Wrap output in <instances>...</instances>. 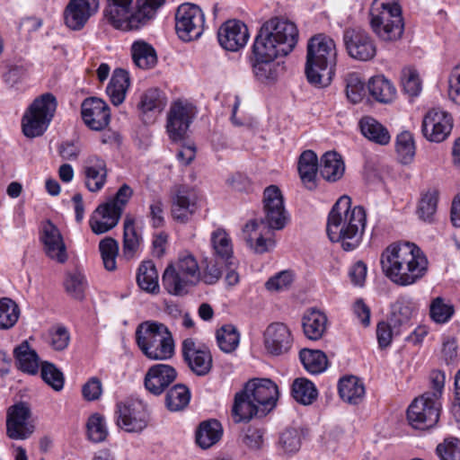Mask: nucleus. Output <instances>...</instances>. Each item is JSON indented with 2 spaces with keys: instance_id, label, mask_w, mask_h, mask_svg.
<instances>
[{
  "instance_id": "nucleus-1",
  "label": "nucleus",
  "mask_w": 460,
  "mask_h": 460,
  "mask_svg": "<svg viewBox=\"0 0 460 460\" xmlns=\"http://www.w3.org/2000/svg\"><path fill=\"white\" fill-rule=\"evenodd\" d=\"M382 270L393 283L406 287L417 283L428 271L429 261L412 243H394L381 254Z\"/></svg>"
},
{
  "instance_id": "nucleus-2",
  "label": "nucleus",
  "mask_w": 460,
  "mask_h": 460,
  "mask_svg": "<svg viewBox=\"0 0 460 460\" xmlns=\"http://www.w3.org/2000/svg\"><path fill=\"white\" fill-rule=\"evenodd\" d=\"M366 223L365 208L362 206L351 208V199L343 195L328 215L326 232L332 243H339L344 251L349 252L360 244Z\"/></svg>"
},
{
  "instance_id": "nucleus-3",
  "label": "nucleus",
  "mask_w": 460,
  "mask_h": 460,
  "mask_svg": "<svg viewBox=\"0 0 460 460\" xmlns=\"http://www.w3.org/2000/svg\"><path fill=\"white\" fill-rule=\"evenodd\" d=\"M298 31L294 22L274 17L260 28L252 50V58L262 60L288 55L296 47Z\"/></svg>"
},
{
  "instance_id": "nucleus-4",
  "label": "nucleus",
  "mask_w": 460,
  "mask_h": 460,
  "mask_svg": "<svg viewBox=\"0 0 460 460\" xmlns=\"http://www.w3.org/2000/svg\"><path fill=\"white\" fill-rule=\"evenodd\" d=\"M165 0H107L103 14L115 29L137 30L154 18Z\"/></svg>"
},
{
  "instance_id": "nucleus-5",
  "label": "nucleus",
  "mask_w": 460,
  "mask_h": 460,
  "mask_svg": "<svg viewBox=\"0 0 460 460\" xmlns=\"http://www.w3.org/2000/svg\"><path fill=\"white\" fill-rule=\"evenodd\" d=\"M334 40L323 34L312 37L307 43L305 75L308 82L317 87L328 86L336 65Z\"/></svg>"
},
{
  "instance_id": "nucleus-6",
  "label": "nucleus",
  "mask_w": 460,
  "mask_h": 460,
  "mask_svg": "<svg viewBox=\"0 0 460 460\" xmlns=\"http://www.w3.org/2000/svg\"><path fill=\"white\" fill-rule=\"evenodd\" d=\"M137 343L144 355L152 360H166L174 355V341L164 323L146 321L136 331Z\"/></svg>"
},
{
  "instance_id": "nucleus-7",
  "label": "nucleus",
  "mask_w": 460,
  "mask_h": 460,
  "mask_svg": "<svg viewBox=\"0 0 460 460\" xmlns=\"http://www.w3.org/2000/svg\"><path fill=\"white\" fill-rule=\"evenodd\" d=\"M369 16L371 29L380 40L395 41L401 39L404 23L398 0H374Z\"/></svg>"
},
{
  "instance_id": "nucleus-8",
  "label": "nucleus",
  "mask_w": 460,
  "mask_h": 460,
  "mask_svg": "<svg viewBox=\"0 0 460 460\" xmlns=\"http://www.w3.org/2000/svg\"><path fill=\"white\" fill-rule=\"evenodd\" d=\"M57 109L56 97L49 93L36 98L22 117V132L28 137L41 136L48 128Z\"/></svg>"
},
{
  "instance_id": "nucleus-9",
  "label": "nucleus",
  "mask_w": 460,
  "mask_h": 460,
  "mask_svg": "<svg viewBox=\"0 0 460 460\" xmlns=\"http://www.w3.org/2000/svg\"><path fill=\"white\" fill-rule=\"evenodd\" d=\"M199 277V265L192 255L181 257L175 264L167 266L163 274V286L168 293L183 296Z\"/></svg>"
},
{
  "instance_id": "nucleus-10",
  "label": "nucleus",
  "mask_w": 460,
  "mask_h": 460,
  "mask_svg": "<svg viewBox=\"0 0 460 460\" xmlns=\"http://www.w3.org/2000/svg\"><path fill=\"white\" fill-rule=\"evenodd\" d=\"M441 402L426 394L415 398L407 410L409 424L415 429L427 430L438 422Z\"/></svg>"
},
{
  "instance_id": "nucleus-11",
  "label": "nucleus",
  "mask_w": 460,
  "mask_h": 460,
  "mask_svg": "<svg viewBox=\"0 0 460 460\" xmlns=\"http://www.w3.org/2000/svg\"><path fill=\"white\" fill-rule=\"evenodd\" d=\"M264 217L261 220L270 230H281L289 221V216L284 206L281 190L276 185H270L263 192Z\"/></svg>"
},
{
  "instance_id": "nucleus-12",
  "label": "nucleus",
  "mask_w": 460,
  "mask_h": 460,
  "mask_svg": "<svg viewBox=\"0 0 460 460\" xmlns=\"http://www.w3.org/2000/svg\"><path fill=\"white\" fill-rule=\"evenodd\" d=\"M204 14L201 9L193 4H183L175 14V30L179 38L184 41L198 39L203 32Z\"/></svg>"
},
{
  "instance_id": "nucleus-13",
  "label": "nucleus",
  "mask_w": 460,
  "mask_h": 460,
  "mask_svg": "<svg viewBox=\"0 0 460 460\" xmlns=\"http://www.w3.org/2000/svg\"><path fill=\"white\" fill-rule=\"evenodd\" d=\"M35 430L31 420V411L27 402H20L7 410L6 435L14 440H24L30 438Z\"/></svg>"
},
{
  "instance_id": "nucleus-14",
  "label": "nucleus",
  "mask_w": 460,
  "mask_h": 460,
  "mask_svg": "<svg viewBox=\"0 0 460 460\" xmlns=\"http://www.w3.org/2000/svg\"><path fill=\"white\" fill-rule=\"evenodd\" d=\"M343 42L349 56L356 60L368 61L376 54V47L370 34L360 28H348L343 33Z\"/></svg>"
},
{
  "instance_id": "nucleus-15",
  "label": "nucleus",
  "mask_w": 460,
  "mask_h": 460,
  "mask_svg": "<svg viewBox=\"0 0 460 460\" xmlns=\"http://www.w3.org/2000/svg\"><path fill=\"white\" fill-rule=\"evenodd\" d=\"M117 424L127 432H141L146 428L149 413L141 402H119Z\"/></svg>"
},
{
  "instance_id": "nucleus-16",
  "label": "nucleus",
  "mask_w": 460,
  "mask_h": 460,
  "mask_svg": "<svg viewBox=\"0 0 460 460\" xmlns=\"http://www.w3.org/2000/svg\"><path fill=\"white\" fill-rule=\"evenodd\" d=\"M293 341L291 331L283 323H272L263 332L264 348L267 353L272 356L287 354L293 345Z\"/></svg>"
},
{
  "instance_id": "nucleus-17",
  "label": "nucleus",
  "mask_w": 460,
  "mask_h": 460,
  "mask_svg": "<svg viewBox=\"0 0 460 460\" xmlns=\"http://www.w3.org/2000/svg\"><path fill=\"white\" fill-rule=\"evenodd\" d=\"M452 127V118L447 112L433 109L423 118L421 131L428 140L439 143L447 137Z\"/></svg>"
},
{
  "instance_id": "nucleus-18",
  "label": "nucleus",
  "mask_w": 460,
  "mask_h": 460,
  "mask_svg": "<svg viewBox=\"0 0 460 460\" xmlns=\"http://www.w3.org/2000/svg\"><path fill=\"white\" fill-rule=\"evenodd\" d=\"M81 115L84 124L93 130H102L111 120L108 104L100 98L90 97L81 104Z\"/></svg>"
},
{
  "instance_id": "nucleus-19",
  "label": "nucleus",
  "mask_w": 460,
  "mask_h": 460,
  "mask_svg": "<svg viewBox=\"0 0 460 460\" xmlns=\"http://www.w3.org/2000/svg\"><path fill=\"white\" fill-rule=\"evenodd\" d=\"M99 7V0H70L64 12L66 25L74 31L81 30Z\"/></svg>"
},
{
  "instance_id": "nucleus-20",
  "label": "nucleus",
  "mask_w": 460,
  "mask_h": 460,
  "mask_svg": "<svg viewBox=\"0 0 460 460\" xmlns=\"http://www.w3.org/2000/svg\"><path fill=\"white\" fill-rule=\"evenodd\" d=\"M244 388L257 404L261 406V413L267 414L275 407L279 390L270 379L253 378L245 384Z\"/></svg>"
},
{
  "instance_id": "nucleus-21",
  "label": "nucleus",
  "mask_w": 460,
  "mask_h": 460,
  "mask_svg": "<svg viewBox=\"0 0 460 460\" xmlns=\"http://www.w3.org/2000/svg\"><path fill=\"white\" fill-rule=\"evenodd\" d=\"M194 116L191 105L181 102H174L169 111L167 119V131L173 141L185 137Z\"/></svg>"
},
{
  "instance_id": "nucleus-22",
  "label": "nucleus",
  "mask_w": 460,
  "mask_h": 460,
  "mask_svg": "<svg viewBox=\"0 0 460 460\" xmlns=\"http://www.w3.org/2000/svg\"><path fill=\"white\" fill-rule=\"evenodd\" d=\"M181 352L184 361L194 374L204 376L210 372L213 361L208 349L197 347L195 341L189 338L183 341Z\"/></svg>"
},
{
  "instance_id": "nucleus-23",
  "label": "nucleus",
  "mask_w": 460,
  "mask_h": 460,
  "mask_svg": "<svg viewBox=\"0 0 460 460\" xmlns=\"http://www.w3.org/2000/svg\"><path fill=\"white\" fill-rule=\"evenodd\" d=\"M218 42L228 51H237L243 48L249 39L247 26L239 21L226 22L217 31Z\"/></svg>"
},
{
  "instance_id": "nucleus-24",
  "label": "nucleus",
  "mask_w": 460,
  "mask_h": 460,
  "mask_svg": "<svg viewBox=\"0 0 460 460\" xmlns=\"http://www.w3.org/2000/svg\"><path fill=\"white\" fill-rule=\"evenodd\" d=\"M176 377L177 372L173 367L166 364H155L146 373L144 385L150 394L160 395Z\"/></svg>"
},
{
  "instance_id": "nucleus-25",
  "label": "nucleus",
  "mask_w": 460,
  "mask_h": 460,
  "mask_svg": "<svg viewBox=\"0 0 460 460\" xmlns=\"http://www.w3.org/2000/svg\"><path fill=\"white\" fill-rule=\"evenodd\" d=\"M40 240L46 254L58 262L64 263L67 260L66 247L59 229L49 220L46 221L41 229Z\"/></svg>"
},
{
  "instance_id": "nucleus-26",
  "label": "nucleus",
  "mask_w": 460,
  "mask_h": 460,
  "mask_svg": "<svg viewBox=\"0 0 460 460\" xmlns=\"http://www.w3.org/2000/svg\"><path fill=\"white\" fill-rule=\"evenodd\" d=\"M120 217L119 208L113 204L102 203L92 214L89 220L90 227L94 234H102L114 228Z\"/></svg>"
},
{
  "instance_id": "nucleus-27",
  "label": "nucleus",
  "mask_w": 460,
  "mask_h": 460,
  "mask_svg": "<svg viewBox=\"0 0 460 460\" xmlns=\"http://www.w3.org/2000/svg\"><path fill=\"white\" fill-rule=\"evenodd\" d=\"M85 186L91 192L101 190L106 183L108 169L104 159L92 155L84 162Z\"/></svg>"
},
{
  "instance_id": "nucleus-28",
  "label": "nucleus",
  "mask_w": 460,
  "mask_h": 460,
  "mask_svg": "<svg viewBox=\"0 0 460 460\" xmlns=\"http://www.w3.org/2000/svg\"><path fill=\"white\" fill-rule=\"evenodd\" d=\"M261 411V406L257 404L244 387L235 394L232 409L235 422L249 421L253 417H264L266 414Z\"/></svg>"
},
{
  "instance_id": "nucleus-29",
  "label": "nucleus",
  "mask_w": 460,
  "mask_h": 460,
  "mask_svg": "<svg viewBox=\"0 0 460 460\" xmlns=\"http://www.w3.org/2000/svg\"><path fill=\"white\" fill-rule=\"evenodd\" d=\"M209 243L212 249V254L217 263L222 262L227 266L233 264V242L225 228L217 227L210 234Z\"/></svg>"
},
{
  "instance_id": "nucleus-30",
  "label": "nucleus",
  "mask_w": 460,
  "mask_h": 460,
  "mask_svg": "<svg viewBox=\"0 0 460 460\" xmlns=\"http://www.w3.org/2000/svg\"><path fill=\"white\" fill-rule=\"evenodd\" d=\"M328 319L324 313L317 309L307 310L302 318L305 336L312 341L323 338L327 330Z\"/></svg>"
},
{
  "instance_id": "nucleus-31",
  "label": "nucleus",
  "mask_w": 460,
  "mask_h": 460,
  "mask_svg": "<svg viewBox=\"0 0 460 460\" xmlns=\"http://www.w3.org/2000/svg\"><path fill=\"white\" fill-rule=\"evenodd\" d=\"M300 179L305 187L310 190L316 188L318 172V158L312 150L304 151L298 159L297 165Z\"/></svg>"
},
{
  "instance_id": "nucleus-32",
  "label": "nucleus",
  "mask_w": 460,
  "mask_h": 460,
  "mask_svg": "<svg viewBox=\"0 0 460 460\" xmlns=\"http://www.w3.org/2000/svg\"><path fill=\"white\" fill-rule=\"evenodd\" d=\"M415 310L412 300L407 296H400L391 305L389 321L394 328H400L405 332Z\"/></svg>"
},
{
  "instance_id": "nucleus-33",
  "label": "nucleus",
  "mask_w": 460,
  "mask_h": 460,
  "mask_svg": "<svg viewBox=\"0 0 460 460\" xmlns=\"http://www.w3.org/2000/svg\"><path fill=\"white\" fill-rule=\"evenodd\" d=\"M338 391L341 398L349 404L357 405L363 401L365 386L362 381L355 376H348L340 379Z\"/></svg>"
},
{
  "instance_id": "nucleus-34",
  "label": "nucleus",
  "mask_w": 460,
  "mask_h": 460,
  "mask_svg": "<svg viewBox=\"0 0 460 460\" xmlns=\"http://www.w3.org/2000/svg\"><path fill=\"white\" fill-rule=\"evenodd\" d=\"M129 84L130 78L128 71L122 68H116L106 88V93L115 106L124 102Z\"/></svg>"
},
{
  "instance_id": "nucleus-35",
  "label": "nucleus",
  "mask_w": 460,
  "mask_h": 460,
  "mask_svg": "<svg viewBox=\"0 0 460 460\" xmlns=\"http://www.w3.org/2000/svg\"><path fill=\"white\" fill-rule=\"evenodd\" d=\"M221 423L215 420L202 421L196 431V442L203 449H208L217 444L222 438Z\"/></svg>"
},
{
  "instance_id": "nucleus-36",
  "label": "nucleus",
  "mask_w": 460,
  "mask_h": 460,
  "mask_svg": "<svg viewBox=\"0 0 460 460\" xmlns=\"http://www.w3.org/2000/svg\"><path fill=\"white\" fill-rule=\"evenodd\" d=\"M344 172L345 164L338 153L330 151L322 156L320 173L324 180L335 182L342 178Z\"/></svg>"
},
{
  "instance_id": "nucleus-37",
  "label": "nucleus",
  "mask_w": 460,
  "mask_h": 460,
  "mask_svg": "<svg viewBox=\"0 0 460 460\" xmlns=\"http://www.w3.org/2000/svg\"><path fill=\"white\" fill-rule=\"evenodd\" d=\"M259 223L257 220H251L245 224L243 228V238L248 246L256 253H264L272 250L275 246V241L269 237L265 238L262 234L256 236Z\"/></svg>"
},
{
  "instance_id": "nucleus-38",
  "label": "nucleus",
  "mask_w": 460,
  "mask_h": 460,
  "mask_svg": "<svg viewBox=\"0 0 460 460\" xmlns=\"http://www.w3.org/2000/svg\"><path fill=\"white\" fill-rule=\"evenodd\" d=\"M359 128L363 136L376 144L385 146L390 142L387 128L372 117H363L359 120Z\"/></svg>"
},
{
  "instance_id": "nucleus-39",
  "label": "nucleus",
  "mask_w": 460,
  "mask_h": 460,
  "mask_svg": "<svg viewBox=\"0 0 460 460\" xmlns=\"http://www.w3.org/2000/svg\"><path fill=\"white\" fill-rule=\"evenodd\" d=\"M18 368L24 373L35 375L39 370V356L31 349L27 341H22L13 350Z\"/></svg>"
},
{
  "instance_id": "nucleus-40",
  "label": "nucleus",
  "mask_w": 460,
  "mask_h": 460,
  "mask_svg": "<svg viewBox=\"0 0 460 460\" xmlns=\"http://www.w3.org/2000/svg\"><path fill=\"white\" fill-rule=\"evenodd\" d=\"M368 91L374 99L382 103L391 102L396 94L395 87L384 75L372 77L368 82Z\"/></svg>"
},
{
  "instance_id": "nucleus-41",
  "label": "nucleus",
  "mask_w": 460,
  "mask_h": 460,
  "mask_svg": "<svg viewBox=\"0 0 460 460\" xmlns=\"http://www.w3.org/2000/svg\"><path fill=\"white\" fill-rule=\"evenodd\" d=\"M142 236L135 226V219L127 217L124 221L122 252L127 259H132L138 251Z\"/></svg>"
},
{
  "instance_id": "nucleus-42",
  "label": "nucleus",
  "mask_w": 460,
  "mask_h": 460,
  "mask_svg": "<svg viewBox=\"0 0 460 460\" xmlns=\"http://www.w3.org/2000/svg\"><path fill=\"white\" fill-rule=\"evenodd\" d=\"M137 282L144 291L152 294L158 292V273L152 261H146L140 264L137 274Z\"/></svg>"
},
{
  "instance_id": "nucleus-43",
  "label": "nucleus",
  "mask_w": 460,
  "mask_h": 460,
  "mask_svg": "<svg viewBox=\"0 0 460 460\" xmlns=\"http://www.w3.org/2000/svg\"><path fill=\"white\" fill-rule=\"evenodd\" d=\"M137 106L145 115L149 112L160 113L166 106V98L158 88H150L143 93Z\"/></svg>"
},
{
  "instance_id": "nucleus-44",
  "label": "nucleus",
  "mask_w": 460,
  "mask_h": 460,
  "mask_svg": "<svg viewBox=\"0 0 460 460\" xmlns=\"http://www.w3.org/2000/svg\"><path fill=\"white\" fill-rule=\"evenodd\" d=\"M131 52L133 61L139 68H152L157 62L155 49L145 41L134 42L131 47Z\"/></svg>"
},
{
  "instance_id": "nucleus-45",
  "label": "nucleus",
  "mask_w": 460,
  "mask_h": 460,
  "mask_svg": "<svg viewBox=\"0 0 460 460\" xmlns=\"http://www.w3.org/2000/svg\"><path fill=\"white\" fill-rule=\"evenodd\" d=\"M292 396L294 399L303 404H312L318 396V392L313 382L305 378H296L292 384Z\"/></svg>"
},
{
  "instance_id": "nucleus-46",
  "label": "nucleus",
  "mask_w": 460,
  "mask_h": 460,
  "mask_svg": "<svg viewBox=\"0 0 460 460\" xmlns=\"http://www.w3.org/2000/svg\"><path fill=\"white\" fill-rule=\"evenodd\" d=\"M190 400V389L182 384L173 385L166 394L165 405L171 411L183 410Z\"/></svg>"
},
{
  "instance_id": "nucleus-47",
  "label": "nucleus",
  "mask_w": 460,
  "mask_h": 460,
  "mask_svg": "<svg viewBox=\"0 0 460 460\" xmlns=\"http://www.w3.org/2000/svg\"><path fill=\"white\" fill-rule=\"evenodd\" d=\"M304 367L312 374L324 371L328 365L326 355L321 350L303 349L299 352Z\"/></svg>"
},
{
  "instance_id": "nucleus-48",
  "label": "nucleus",
  "mask_w": 460,
  "mask_h": 460,
  "mask_svg": "<svg viewBox=\"0 0 460 460\" xmlns=\"http://www.w3.org/2000/svg\"><path fill=\"white\" fill-rule=\"evenodd\" d=\"M438 192L436 190H429L421 195L417 208L419 218L424 222L431 223L437 212Z\"/></svg>"
},
{
  "instance_id": "nucleus-49",
  "label": "nucleus",
  "mask_w": 460,
  "mask_h": 460,
  "mask_svg": "<svg viewBox=\"0 0 460 460\" xmlns=\"http://www.w3.org/2000/svg\"><path fill=\"white\" fill-rule=\"evenodd\" d=\"M276 58L262 60L252 58V70L256 78L261 83H270L275 81L279 75V66L274 63Z\"/></svg>"
},
{
  "instance_id": "nucleus-50",
  "label": "nucleus",
  "mask_w": 460,
  "mask_h": 460,
  "mask_svg": "<svg viewBox=\"0 0 460 460\" xmlns=\"http://www.w3.org/2000/svg\"><path fill=\"white\" fill-rule=\"evenodd\" d=\"M18 305L8 297L0 299V329L8 330L15 325L20 317Z\"/></svg>"
},
{
  "instance_id": "nucleus-51",
  "label": "nucleus",
  "mask_w": 460,
  "mask_h": 460,
  "mask_svg": "<svg viewBox=\"0 0 460 460\" xmlns=\"http://www.w3.org/2000/svg\"><path fill=\"white\" fill-rule=\"evenodd\" d=\"M216 336L218 347L226 353L233 352L239 344V332L232 324L223 325L217 331Z\"/></svg>"
},
{
  "instance_id": "nucleus-52",
  "label": "nucleus",
  "mask_w": 460,
  "mask_h": 460,
  "mask_svg": "<svg viewBox=\"0 0 460 460\" xmlns=\"http://www.w3.org/2000/svg\"><path fill=\"white\" fill-rule=\"evenodd\" d=\"M64 287L72 298L82 301L84 298L87 281L79 271L68 272L64 281Z\"/></svg>"
},
{
  "instance_id": "nucleus-53",
  "label": "nucleus",
  "mask_w": 460,
  "mask_h": 460,
  "mask_svg": "<svg viewBox=\"0 0 460 460\" xmlns=\"http://www.w3.org/2000/svg\"><path fill=\"white\" fill-rule=\"evenodd\" d=\"M396 151L402 164H410L415 155V145L411 132L403 131L397 136Z\"/></svg>"
},
{
  "instance_id": "nucleus-54",
  "label": "nucleus",
  "mask_w": 460,
  "mask_h": 460,
  "mask_svg": "<svg viewBox=\"0 0 460 460\" xmlns=\"http://www.w3.org/2000/svg\"><path fill=\"white\" fill-rule=\"evenodd\" d=\"M99 250L105 269L109 271L114 270L117 267L116 258L119 252L118 242L111 237H106L100 242Z\"/></svg>"
},
{
  "instance_id": "nucleus-55",
  "label": "nucleus",
  "mask_w": 460,
  "mask_h": 460,
  "mask_svg": "<svg viewBox=\"0 0 460 460\" xmlns=\"http://www.w3.org/2000/svg\"><path fill=\"white\" fill-rule=\"evenodd\" d=\"M301 434L296 429H287L279 438L278 447L284 454L292 455L301 447Z\"/></svg>"
},
{
  "instance_id": "nucleus-56",
  "label": "nucleus",
  "mask_w": 460,
  "mask_h": 460,
  "mask_svg": "<svg viewBox=\"0 0 460 460\" xmlns=\"http://www.w3.org/2000/svg\"><path fill=\"white\" fill-rule=\"evenodd\" d=\"M40 376L42 379L55 391L64 387L65 377L63 373L53 364L48 361L41 363Z\"/></svg>"
},
{
  "instance_id": "nucleus-57",
  "label": "nucleus",
  "mask_w": 460,
  "mask_h": 460,
  "mask_svg": "<svg viewBox=\"0 0 460 460\" xmlns=\"http://www.w3.org/2000/svg\"><path fill=\"white\" fill-rule=\"evenodd\" d=\"M86 427L88 438L93 442L99 443L106 439L108 431L105 420L99 413L89 417Z\"/></svg>"
},
{
  "instance_id": "nucleus-58",
  "label": "nucleus",
  "mask_w": 460,
  "mask_h": 460,
  "mask_svg": "<svg viewBox=\"0 0 460 460\" xmlns=\"http://www.w3.org/2000/svg\"><path fill=\"white\" fill-rule=\"evenodd\" d=\"M346 93L352 103L359 102L365 95V84L357 74L346 77Z\"/></svg>"
},
{
  "instance_id": "nucleus-59",
  "label": "nucleus",
  "mask_w": 460,
  "mask_h": 460,
  "mask_svg": "<svg viewBox=\"0 0 460 460\" xmlns=\"http://www.w3.org/2000/svg\"><path fill=\"white\" fill-rule=\"evenodd\" d=\"M402 85L406 93L410 96H417L421 90L419 75L413 68L406 67L402 71Z\"/></svg>"
},
{
  "instance_id": "nucleus-60",
  "label": "nucleus",
  "mask_w": 460,
  "mask_h": 460,
  "mask_svg": "<svg viewBox=\"0 0 460 460\" xmlns=\"http://www.w3.org/2000/svg\"><path fill=\"white\" fill-rule=\"evenodd\" d=\"M436 451L440 460H460V440L456 438L445 439Z\"/></svg>"
},
{
  "instance_id": "nucleus-61",
  "label": "nucleus",
  "mask_w": 460,
  "mask_h": 460,
  "mask_svg": "<svg viewBox=\"0 0 460 460\" xmlns=\"http://www.w3.org/2000/svg\"><path fill=\"white\" fill-rule=\"evenodd\" d=\"M454 314V308L444 303L441 297H437L430 305V317L438 323L447 322Z\"/></svg>"
},
{
  "instance_id": "nucleus-62",
  "label": "nucleus",
  "mask_w": 460,
  "mask_h": 460,
  "mask_svg": "<svg viewBox=\"0 0 460 460\" xmlns=\"http://www.w3.org/2000/svg\"><path fill=\"white\" fill-rule=\"evenodd\" d=\"M404 332L400 328H394L391 322H381L376 327V337L380 348H386L390 345L394 336L402 334Z\"/></svg>"
},
{
  "instance_id": "nucleus-63",
  "label": "nucleus",
  "mask_w": 460,
  "mask_h": 460,
  "mask_svg": "<svg viewBox=\"0 0 460 460\" xmlns=\"http://www.w3.org/2000/svg\"><path fill=\"white\" fill-rule=\"evenodd\" d=\"M264 432L256 427H248L242 435V443L251 450H259L263 446Z\"/></svg>"
},
{
  "instance_id": "nucleus-64",
  "label": "nucleus",
  "mask_w": 460,
  "mask_h": 460,
  "mask_svg": "<svg viewBox=\"0 0 460 460\" xmlns=\"http://www.w3.org/2000/svg\"><path fill=\"white\" fill-rule=\"evenodd\" d=\"M292 281V273L284 270L270 278L265 283V287L270 291H283L290 287Z\"/></svg>"
}]
</instances>
